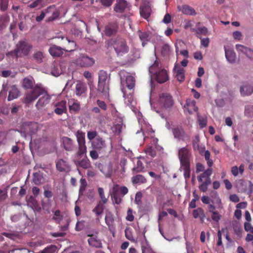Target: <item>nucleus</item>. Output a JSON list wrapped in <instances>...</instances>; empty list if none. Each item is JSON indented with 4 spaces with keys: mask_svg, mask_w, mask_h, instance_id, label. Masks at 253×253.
<instances>
[{
    "mask_svg": "<svg viewBox=\"0 0 253 253\" xmlns=\"http://www.w3.org/2000/svg\"><path fill=\"white\" fill-rule=\"evenodd\" d=\"M160 103L165 109L171 108L173 105L171 95L168 93H163L160 95Z\"/></svg>",
    "mask_w": 253,
    "mask_h": 253,
    "instance_id": "obj_9",
    "label": "nucleus"
},
{
    "mask_svg": "<svg viewBox=\"0 0 253 253\" xmlns=\"http://www.w3.org/2000/svg\"><path fill=\"white\" fill-rule=\"evenodd\" d=\"M10 20V17L7 15H5L0 19V32H2L7 26Z\"/></svg>",
    "mask_w": 253,
    "mask_h": 253,
    "instance_id": "obj_38",
    "label": "nucleus"
},
{
    "mask_svg": "<svg viewBox=\"0 0 253 253\" xmlns=\"http://www.w3.org/2000/svg\"><path fill=\"white\" fill-rule=\"evenodd\" d=\"M193 215L195 218L199 217L202 223L204 222V219L206 217L204 211L201 208H198L197 209L194 210L193 211Z\"/></svg>",
    "mask_w": 253,
    "mask_h": 253,
    "instance_id": "obj_36",
    "label": "nucleus"
},
{
    "mask_svg": "<svg viewBox=\"0 0 253 253\" xmlns=\"http://www.w3.org/2000/svg\"><path fill=\"white\" fill-rule=\"evenodd\" d=\"M140 132L142 133L144 139L149 136L154 137V131L152 127H140V130H137L136 134H138Z\"/></svg>",
    "mask_w": 253,
    "mask_h": 253,
    "instance_id": "obj_32",
    "label": "nucleus"
},
{
    "mask_svg": "<svg viewBox=\"0 0 253 253\" xmlns=\"http://www.w3.org/2000/svg\"><path fill=\"white\" fill-rule=\"evenodd\" d=\"M69 111L71 113L77 114L81 109V104L77 100L71 99L68 101Z\"/></svg>",
    "mask_w": 253,
    "mask_h": 253,
    "instance_id": "obj_18",
    "label": "nucleus"
},
{
    "mask_svg": "<svg viewBox=\"0 0 253 253\" xmlns=\"http://www.w3.org/2000/svg\"><path fill=\"white\" fill-rule=\"evenodd\" d=\"M111 114L113 117V126H123L124 125L123 117L114 107L111 109Z\"/></svg>",
    "mask_w": 253,
    "mask_h": 253,
    "instance_id": "obj_11",
    "label": "nucleus"
},
{
    "mask_svg": "<svg viewBox=\"0 0 253 253\" xmlns=\"http://www.w3.org/2000/svg\"><path fill=\"white\" fill-rule=\"evenodd\" d=\"M43 2V0H36L31 3L29 6L31 8H35L38 6L41 7L42 5Z\"/></svg>",
    "mask_w": 253,
    "mask_h": 253,
    "instance_id": "obj_58",
    "label": "nucleus"
},
{
    "mask_svg": "<svg viewBox=\"0 0 253 253\" xmlns=\"http://www.w3.org/2000/svg\"><path fill=\"white\" fill-rule=\"evenodd\" d=\"M233 230L237 236H240L241 235L242 232V229L241 226L239 224H236V225H234Z\"/></svg>",
    "mask_w": 253,
    "mask_h": 253,
    "instance_id": "obj_61",
    "label": "nucleus"
},
{
    "mask_svg": "<svg viewBox=\"0 0 253 253\" xmlns=\"http://www.w3.org/2000/svg\"><path fill=\"white\" fill-rule=\"evenodd\" d=\"M106 45L108 49L114 50L117 57L123 56L129 50L126 40L121 36L109 39L107 41Z\"/></svg>",
    "mask_w": 253,
    "mask_h": 253,
    "instance_id": "obj_2",
    "label": "nucleus"
},
{
    "mask_svg": "<svg viewBox=\"0 0 253 253\" xmlns=\"http://www.w3.org/2000/svg\"><path fill=\"white\" fill-rule=\"evenodd\" d=\"M142 253H155L147 242L141 246Z\"/></svg>",
    "mask_w": 253,
    "mask_h": 253,
    "instance_id": "obj_44",
    "label": "nucleus"
},
{
    "mask_svg": "<svg viewBox=\"0 0 253 253\" xmlns=\"http://www.w3.org/2000/svg\"><path fill=\"white\" fill-rule=\"evenodd\" d=\"M121 80V84L124 86L125 84L126 87L129 89H132L135 85V78L131 75L127 76L125 80H123L122 78Z\"/></svg>",
    "mask_w": 253,
    "mask_h": 253,
    "instance_id": "obj_24",
    "label": "nucleus"
},
{
    "mask_svg": "<svg viewBox=\"0 0 253 253\" xmlns=\"http://www.w3.org/2000/svg\"><path fill=\"white\" fill-rule=\"evenodd\" d=\"M159 67V63L155 61V63L149 67V72L154 75H155V80L160 84L165 83L169 80V76L167 71L165 69H162L157 71Z\"/></svg>",
    "mask_w": 253,
    "mask_h": 253,
    "instance_id": "obj_6",
    "label": "nucleus"
},
{
    "mask_svg": "<svg viewBox=\"0 0 253 253\" xmlns=\"http://www.w3.org/2000/svg\"><path fill=\"white\" fill-rule=\"evenodd\" d=\"M51 6L53 7V8H52V10H51V11H49L48 13H51L52 14V15L48 17V21H52L55 19L58 18L60 14L59 12L55 9L54 6Z\"/></svg>",
    "mask_w": 253,
    "mask_h": 253,
    "instance_id": "obj_43",
    "label": "nucleus"
},
{
    "mask_svg": "<svg viewBox=\"0 0 253 253\" xmlns=\"http://www.w3.org/2000/svg\"><path fill=\"white\" fill-rule=\"evenodd\" d=\"M124 97H125V102L129 106H133L134 100L133 99V96L131 94H129L126 96V94L124 93Z\"/></svg>",
    "mask_w": 253,
    "mask_h": 253,
    "instance_id": "obj_46",
    "label": "nucleus"
},
{
    "mask_svg": "<svg viewBox=\"0 0 253 253\" xmlns=\"http://www.w3.org/2000/svg\"><path fill=\"white\" fill-rule=\"evenodd\" d=\"M51 73L53 76L58 77L61 74V71L57 65H53L51 69Z\"/></svg>",
    "mask_w": 253,
    "mask_h": 253,
    "instance_id": "obj_52",
    "label": "nucleus"
},
{
    "mask_svg": "<svg viewBox=\"0 0 253 253\" xmlns=\"http://www.w3.org/2000/svg\"><path fill=\"white\" fill-rule=\"evenodd\" d=\"M32 48V45L26 41H21L16 44L15 49L8 52L6 55L18 58L19 57L28 55Z\"/></svg>",
    "mask_w": 253,
    "mask_h": 253,
    "instance_id": "obj_5",
    "label": "nucleus"
},
{
    "mask_svg": "<svg viewBox=\"0 0 253 253\" xmlns=\"http://www.w3.org/2000/svg\"><path fill=\"white\" fill-rule=\"evenodd\" d=\"M87 86L85 83L82 81H78L75 85V93L78 96H83L86 93Z\"/></svg>",
    "mask_w": 253,
    "mask_h": 253,
    "instance_id": "obj_13",
    "label": "nucleus"
},
{
    "mask_svg": "<svg viewBox=\"0 0 253 253\" xmlns=\"http://www.w3.org/2000/svg\"><path fill=\"white\" fill-rule=\"evenodd\" d=\"M56 166L57 170L60 172L65 171L70 168L68 163L63 159L59 160L56 162Z\"/></svg>",
    "mask_w": 253,
    "mask_h": 253,
    "instance_id": "obj_30",
    "label": "nucleus"
},
{
    "mask_svg": "<svg viewBox=\"0 0 253 253\" xmlns=\"http://www.w3.org/2000/svg\"><path fill=\"white\" fill-rule=\"evenodd\" d=\"M198 38L201 40V44L204 47H208L209 46L210 39L208 38H202L201 36L196 35Z\"/></svg>",
    "mask_w": 253,
    "mask_h": 253,
    "instance_id": "obj_55",
    "label": "nucleus"
},
{
    "mask_svg": "<svg viewBox=\"0 0 253 253\" xmlns=\"http://www.w3.org/2000/svg\"><path fill=\"white\" fill-rule=\"evenodd\" d=\"M184 108L188 111L190 114H191L193 112H197L198 108L196 106V101L194 100L187 99L186 104L184 106Z\"/></svg>",
    "mask_w": 253,
    "mask_h": 253,
    "instance_id": "obj_28",
    "label": "nucleus"
},
{
    "mask_svg": "<svg viewBox=\"0 0 253 253\" xmlns=\"http://www.w3.org/2000/svg\"><path fill=\"white\" fill-rule=\"evenodd\" d=\"M248 191V193L249 194H251L253 192V183L250 181H249V187L247 189L246 187L243 188L242 189V191L246 192Z\"/></svg>",
    "mask_w": 253,
    "mask_h": 253,
    "instance_id": "obj_62",
    "label": "nucleus"
},
{
    "mask_svg": "<svg viewBox=\"0 0 253 253\" xmlns=\"http://www.w3.org/2000/svg\"><path fill=\"white\" fill-rule=\"evenodd\" d=\"M172 131L175 138L182 140L189 139L188 135L185 133L182 127H174Z\"/></svg>",
    "mask_w": 253,
    "mask_h": 253,
    "instance_id": "obj_20",
    "label": "nucleus"
},
{
    "mask_svg": "<svg viewBox=\"0 0 253 253\" xmlns=\"http://www.w3.org/2000/svg\"><path fill=\"white\" fill-rule=\"evenodd\" d=\"M77 65L82 67H89L95 63V60L86 55L82 54L76 59Z\"/></svg>",
    "mask_w": 253,
    "mask_h": 253,
    "instance_id": "obj_8",
    "label": "nucleus"
},
{
    "mask_svg": "<svg viewBox=\"0 0 253 253\" xmlns=\"http://www.w3.org/2000/svg\"><path fill=\"white\" fill-rule=\"evenodd\" d=\"M98 192L99 195L102 201H101V202H102V203L104 204H106L107 202V201H108V199L106 198L105 196V194L104 192L103 189L101 187H99L98 188Z\"/></svg>",
    "mask_w": 253,
    "mask_h": 253,
    "instance_id": "obj_51",
    "label": "nucleus"
},
{
    "mask_svg": "<svg viewBox=\"0 0 253 253\" xmlns=\"http://www.w3.org/2000/svg\"><path fill=\"white\" fill-rule=\"evenodd\" d=\"M77 138L78 149L76 154L79 159L75 162V164L78 167L84 169H88L91 167V164L86 156L87 147L85 145V135L78 132Z\"/></svg>",
    "mask_w": 253,
    "mask_h": 253,
    "instance_id": "obj_1",
    "label": "nucleus"
},
{
    "mask_svg": "<svg viewBox=\"0 0 253 253\" xmlns=\"http://www.w3.org/2000/svg\"><path fill=\"white\" fill-rule=\"evenodd\" d=\"M244 229L246 232H250L253 234V226L249 222L244 223Z\"/></svg>",
    "mask_w": 253,
    "mask_h": 253,
    "instance_id": "obj_63",
    "label": "nucleus"
},
{
    "mask_svg": "<svg viewBox=\"0 0 253 253\" xmlns=\"http://www.w3.org/2000/svg\"><path fill=\"white\" fill-rule=\"evenodd\" d=\"M198 121L200 126H206L207 124V120L205 117L201 116L198 114Z\"/></svg>",
    "mask_w": 253,
    "mask_h": 253,
    "instance_id": "obj_57",
    "label": "nucleus"
},
{
    "mask_svg": "<svg viewBox=\"0 0 253 253\" xmlns=\"http://www.w3.org/2000/svg\"><path fill=\"white\" fill-rule=\"evenodd\" d=\"M52 219L56 221H60L62 219L61 212L59 210L54 211V216L52 217Z\"/></svg>",
    "mask_w": 253,
    "mask_h": 253,
    "instance_id": "obj_59",
    "label": "nucleus"
},
{
    "mask_svg": "<svg viewBox=\"0 0 253 253\" xmlns=\"http://www.w3.org/2000/svg\"><path fill=\"white\" fill-rule=\"evenodd\" d=\"M62 40H64L63 45L64 51L71 52L76 49V43L74 41L70 40L68 38L65 39L62 38Z\"/></svg>",
    "mask_w": 253,
    "mask_h": 253,
    "instance_id": "obj_17",
    "label": "nucleus"
},
{
    "mask_svg": "<svg viewBox=\"0 0 253 253\" xmlns=\"http://www.w3.org/2000/svg\"><path fill=\"white\" fill-rule=\"evenodd\" d=\"M134 216L132 213V210L131 209H128L127 211V216L126 217V219L129 221H132L134 220Z\"/></svg>",
    "mask_w": 253,
    "mask_h": 253,
    "instance_id": "obj_64",
    "label": "nucleus"
},
{
    "mask_svg": "<svg viewBox=\"0 0 253 253\" xmlns=\"http://www.w3.org/2000/svg\"><path fill=\"white\" fill-rule=\"evenodd\" d=\"M8 101L17 98L19 95V91L15 85H11L8 88Z\"/></svg>",
    "mask_w": 253,
    "mask_h": 253,
    "instance_id": "obj_26",
    "label": "nucleus"
},
{
    "mask_svg": "<svg viewBox=\"0 0 253 253\" xmlns=\"http://www.w3.org/2000/svg\"><path fill=\"white\" fill-rule=\"evenodd\" d=\"M180 169L184 171V176L185 179H189L191 175L190 164L180 165Z\"/></svg>",
    "mask_w": 253,
    "mask_h": 253,
    "instance_id": "obj_41",
    "label": "nucleus"
},
{
    "mask_svg": "<svg viewBox=\"0 0 253 253\" xmlns=\"http://www.w3.org/2000/svg\"><path fill=\"white\" fill-rule=\"evenodd\" d=\"M88 236L89 238L88 239L87 241L90 246L96 248H100L102 247L101 242L96 236H94L93 235Z\"/></svg>",
    "mask_w": 253,
    "mask_h": 253,
    "instance_id": "obj_27",
    "label": "nucleus"
},
{
    "mask_svg": "<svg viewBox=\"0 0 253 253\" xmlns=\"http://www.w3.org/2000/svg\"><path fill=\"white\" fill-rule=\"evenodd\" d=\"M139 37L141 41H142V45L144 46V42L147 41L148 38V34L147 32H142L140 31L138 32Z\"/></svg>",
    "mask_w": 253,
    "mask_h": 253,
    "instance_id": "obj_53",
    "label": "nucleus"
},
{
    "mask_svg": "<svg viewBox=\"0 0 253 253\" xmlns=\"http://www.w3.org/2000/svg\"><path fill=\"white\" fill-rule=\"evenodd\" d=\"M67 111V104L65 100L58 102L54 105V112L57 115H62L66 113Z\"/></svg>",
    "mask_w": 253,
    "mask_h": 253,
    "instance_id": "obj_16",
    "label": "nucleus"
},
{
    "mask_svg": "<svg viewBox=\"0 0 253 253\" xmlns=\"http://www.w3.org/2000/svg\"><path fill=\"white\" fill-rule=\"evenodd\" d=\"M178 157L180 165L190 164V161L192 158L191 151L186 147L181 148L178 150Z\"/></svg>",
    "mask_w": 253,
    "mask_h": 253,
    "instance_id": "obj_7",
    "label": "nucleus"
},
{
    "mask_svg": "<svg viewBox=\"0 0 253 253\" xmlns=\"http://www.w3.org/2000/svg\"><path fill=\"white\" fill-rule=\"evenodd\" d=\"M191 32H195V35L201 36V35L207 36L208 34V29L205 27H199L197 29L191 28L190 29Z\"/></svg>",
    "mask_w": 253,
    "mask_h": 253,
    "instance_id": "obj_39",
    "label": "nucleus"
},
{
    "mask_svg": "<svg viewBox=\"0 0 253 253\" xmlns=\"http://www.w3.org/2000/svg\"><path fill=\"white\" fill-rule=\"evenodd\" d=\"M211 183V180L209 179L203 182L199 186L200 190L203 192H206L208 190L209 185H210Z\"/></svg>",
    "mask_w": 253,
    "mask_h": 253,
    "instance_id": "obj_45",
    "label": "nucleus"
},
{
    "mask_svg": "<svg viewBox=\"0 0 253 253\" xmlns=\"http://www.w3.org/2000/svg\"><path fill=\"white\" fill-rule=\"evenodd\" d=\"M145 152L148 155L150 156L151 157H154L156 155V151L152 146H148L145 149Z\"/></svg>",
    "mask_w": 253,
    "mask_h": 253,
    "instance_id": "obj_56",
    "label": "nucleus"
},
{
    "mask_svg": "<svg viewBox=\"0 0 253 253\" xmlns=\"http://www.w3.org/2000/svg\"><path fill=\"white\" fill-rule=\"evenodd\" d=\"M225 57L227 61L230 63H234L236 61V54L233 50L227 49L224 46Z\"/></svg>",
    "mask_w": 253,
    "mask_h": 253,
    "instance_id": "obj_34",
    "label": "nucleus"
},
{
    "mask_svg": "<svg viewBox=\"0 0 253 253\" xmlns=\"http://www.w3.org/2000/svg\"><path fill=\"white\" fill-rule=\"evenodd\" d=\"M62 143L64 149L68 151H72L73 150L74 146L72 139L67 137H63L62 138Z\"/></svg>",
    "mask_w": 253,
    "mask_h": 253,
    "instance_id": "obj_31",
    "label": "nucleus"
},
{
    "mask_svg": "<svg viewBox=\"0 0 253 253\" xmlns=\"http://www.w3.org/2000/svg\"><path fill=\"white\" fill-rule=\"evenodd\" d=\"M151 12V9L148 2H145L140 5V14L144 19H147L150 17Z\"/></svg>",
    "mask_w": 253,
    "mask_h": 253,
    "instance_id": "obj_19",
    "label": "nucleus"
},
{
    "mask_svg": "<svg viewBox=\"0 0 253 253\" xmlns=\"http://www.w3.org/2000/svg\"><path fill=\"white\" fill-rule=\"evenodd\" d=\"M104 204H102L101 201H99L96 207L92 210V212L95 214V215L97 216L96 220H99V216L101 215L103 213L104 210Z\"/></svg>",
    "mask_w": 253,
    "mask_h": 253,
    "instance_id": "obj_35",
    "label": "nucleus"
},
{
    "mask_svg": "<svg viewBox=\"0 0 253 253\" xmlns=\"http://www.w3.org/2000/svg\"><path fill=\"white\" fill-rule=\"evenodd\" d=\"M92 147L94 149L100 152L105 150L107 145L105 140L102 138L98 136L93 140Z\"/></svg>",
    "mask_w": 253,
    "mask_h": 253,
    "instance_id": "obj_12",
    "label": "nucleus"
},
{
    "mask_svg": "<svg viewBox=\"0 0 253 253\" xmlns=\"http://www.w3.org/2000/svg\"><path fill=\"white\" fill-rule=\"evenodd\" d=\"M110 79V77L106 71L103 70L99 71L97 91L105 97L109 96Z\"/></svg>",
    "mask_w": 253,
    "mask_h": 253,
    "instance_id": "obj_4",
    "label": "nucleus"
},
{
    "mask_svg": "<svg viewBox=\"0 0 253 253\" xmlns=\"http://www.w3.org/2000/svg\"><path fill=\"white\" fill-rule=\"evenodd\" d=\"M118 186V185H116L113 187L111 194V197L114 202L117 205H119L121 203L123 197L119 192Z\"/></svg>",
    "mask_w": 253,
    "mask_h": 253,
    "instance_id": "obj_22",
    "label": "nucleus"
},
{
    "mask_svg": "<svg viewBox=\"0 0 253 253\" xmlns=\"http://www.w3.org/2000/svg\"><path fill=\"white\" fill-rule=\"evenodd\" d=\"M131 182L133 184H143L147 182V179L142 175L137 174L132 177Z\"/></svg>",
    "mask_w": 253,
    "mask_h": 253,
    "instance_id": "obj_37",
    "label": "nucleus"
},
{
    "mask_svg": "<svg viewBox=\"0 0 253 253\" xmlns=\"http://www.w3.org/2000/svg\"><path fill=\"white\" fill-rule=\"evenodd\" d=\"M9 0H0V9L2 11H5L8 8Z\"/></svg>",
    "mask_w": 253,
    "mask_h": 253,
    "instance_id": "obj_60",
    "label": "nucleus"
},
{
    "mask_svg": "<svg viewBox=\"0 0 253 253\" xmlns=\"http://www.w3.org/2000/svg\"><path fill=\"white\" fill-rule=\"evenodd\" d=\"M44 179L42 172L38 171L33 174V182L36 185H40L44 182Z\"/></svg>",
    "mask_w": 253,
    "mask_h": 253,
    "instance_id": "obj_29",
    "label": "nucleus"
},
{
    "mask_svg": "<svg viewBox=\"0 0 253 253\" xmlns=\"http://www.w3.org/2000/svg\"><path fill=\"white\" fill-rule=\"evenodd\" d=\"M57 247L55 245H50L45 248L41 252V253H55Z\"/></svg>",
    "mask_w": 253,
    "mask_h": 253,
    "instance_id": "obj_54",
    "label": "nucleus"
},
{
    "mask_svg": "<svg viewBox=\"0 0 253 253\" xmlns=\"http://www.w3.org/2000/svg\"><path fill=\"white\" fill-rule=\"evenodd\" d=\"M42 95H43L39 99L36 105V107L38 110L42 109L48 104L50 100V96L47 94L45 90Z\"/></svg>",
    "mask_w": 253,
    "mask_h": 253,
    "instance_id": "obj_14",
    "label": "nucleus"
},
{
    "mask_svg": "<svg viewBox=\"0 0 253 253\" xmlns=\"http://www.w3.org/2000/svg\"><path fill=\"white\" fill-rule=\"evenodd\" d=\"M63 48L55 45H52L48 49L49 53L54 58L61 56L63 54Z\"/></svg>",
    "mask_w": 253,
    "mask_h": 253,
    "instance_id": "obj_21",
    "label": "nucleus"
},
{
    "mask_svg": "<svg viewBox=\"0 0 253 253\" xmlns=\"http://www.w3.org/2000/svg\"><path fill=\"white\" fill-rule=\"evenodd\" d=\"M34 80L33 79L25 78L23 80V86L26 89H31V90L26 92L24 97V102L29 104L35 100L39 96L44 92V89L40 85L37 84L34 87Z\"/></svg>",
    "mask_w": 253,
    "mask_h": 253,
    "instance_id": "obj_3",
    "label": "nucleus"
},
{
    "mask_svg": "<svg viewBox=\"0 0 253 253\" xmlns=\"http://www.w3.org/2000/svg\"><path fill=\"white\" fill-rule=\"evenodd\" d=\"M240 91L242 96H249L253 93V86L246 83L240 87Z\"/></svg>",
    "mask_w": 253,
    "mask_h": 253,
    "instance_id": "obj_23",
    "label": "nucleus"
},
{
    "mask_svg": "<svg viewBox=\"0 0 253 253\" xmlns=\"http://www.w3.org/2000/svg\"><path fill=\"white\" fill-rule=\"evenodd\" d=\"M52 8H53V7H52L51 6H49L46 9L42 11L40 15L36 17V21L38 22H40L42 21L45 17V15L48 13L49 11L52 10Z\"/></svg>",
    "mask_w": 253,
    "mask_h": 253,
    "instance_id": "obj_47",
    "label": "nucleus"
},
{
    "mask_svg": "<svg viewBox=\"0 0 253 253\" xmlns=\"http://www.w3.org/2000/svg\"><path fill=\"white\" fill-rule=\"evenodd\" d=\"M119 29L118 23L117 21L108 23L104 27V32L107 37H111L116 34Z\"/></svg>",
    "mask_w": 253,
    "mask_h": 253,
    "instance_id": "obj_10",
    "label": "nucleus"
},
{
    "mask_svg": "<svg viewBox=\"0 0 253 253\" xmlns=\"http://www.w3.org/2000/svg\"><path fill=\"white\" fill-rule=\"evenodd\" d=\"M212 169L211 168H208L204 170L202 173L197 176V179L199 182H202L203 179L205 178L207 180L209 179L211 180L210 176L212 174Z\"/></svg>",
    "mask_w": 253,
    "mask_h": 253,
    "instance_id": "obj_33",
    "label": "nucleus"
},
{
    "mask_svg": "<svg viewBox=\"0 0 253 253\" xmlns=\"http://www.w3.org/2000/svg\"><path fill=\"white\" fill-rule=\"evenodd\" d=\"M128 4L126 0H117L114 7L116 12L122 13L128 7Z\"/></svg>",
    "mask_w": 253,
    "mask_h": 253,
    "instance_id": "obj_25",
    "label": "nucleus"
},
{
    "mask_svg": "<svg viewBox=\"0 0 253 253\" xmlns=\"http://www.w3.org/2000/svg\"><path fill=\"white\" fill-rule=\"evenodd\" d=\"M34 60L38 63H41L43 62L44 58L43 52L42 51H36L33 55Z\"/></svg>",
    "mask_w": 253,
    "mask_h": 253,
    "instance_id": "obj_40",
    "label": "nucleus"
},
{
    "mask_svg": "<svg viewBox=\"0 0 253 253\" xmlns=\"http://www.w3.org/2000/svg\"><path fill=\"white\" fill-rule=\"evenodd\" d=\"M245 114L249 118L253 117V105H248L246 106Z\"/></svg>",
    "mask_w": 253,
    "mask_h": 253,
    "instance_id": "obj_49",
    "label": "nucleus"
},
{
    "mask_svg": "<svg viewBox=\"0 0 253 253\" xmlns=\"http://www.w3.org/2000/svg\"><path fill=\"white\" fill-rule=\"evenodd\" d=\"M211 218L214 221L217 223L221 219V215L217 211H213L211 212Z\"/></svg>",
    "mask_w": 253,
    "mask_h": 253,
    "instance_id": "obj_50",
    "label": "nucleus"
},
{
    "mask_svg": "<svg viewBox=\"0 0 253 253\" xmlns=\"http://www.w3.org/2000/svg\"><path fill=\"white\" fill-rule=\"evenodd\" d=\"M144 166L143 163L140 160H138L137 161L136 166L132 169V172L133 174H135L143 172L144 171Z\"/></svg>",
    "mask_w": 253,
    "mask_h": 253,
    "instance_id": "obj_42",
    "label": "nucleus"
},
{
    "mask_svg": "<svg viewBox=\"0 0 253 253\" xmlns=\"http://www.w3.org/2000/svg\"><path fill=\"white\" fill-rule=\"evenodd\" d=\"M125 236L127 239L134 242L135 240L132 235V230L130 228H126L125 230Z\"/></svg>",
    "mask_w": 253,
    "mask_h": 253,
    "instance_id": "obj_48",
    "label": "nucleus"
},
{
    "mask_svg": "<svg viewBox=\"0 0 253 253\" xmlns=\"http://www.w3.org/2000/svg\"><path fill=\"white\" fill-rule=\"evenodd\" d=\"M177 9L178 11L181 12L183 14L190 16H195L197 12L195 10L187 4H183L182 5H178Z\"/></svg>",
    "mask_w": 253,
    "mask_h": 253,
    "instance_id": "obj_15",
    "label": "nucleus"
}]
</instances>
